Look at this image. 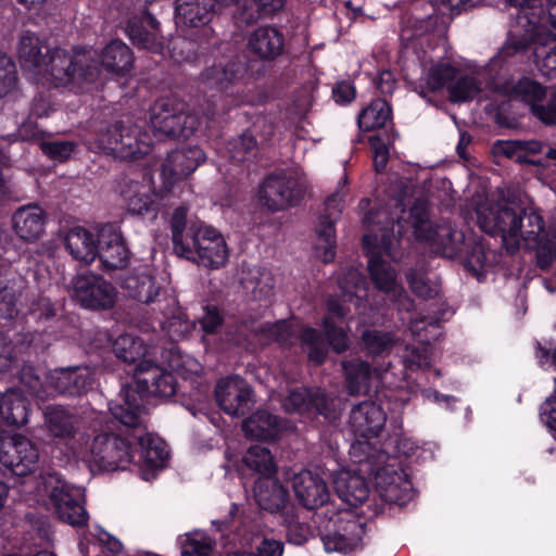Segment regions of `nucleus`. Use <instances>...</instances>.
Returning a JSON list of instances; mask_svg holds the SVG:
<instances>
[{
  "label": "nucleus",
  "instance_id": "obj_20",
  "mask_svg": "<svg viewBox=\"0 0 556 556\" xmlns=\"http://www.w3.org/2000/svg\"><path fill=\"white\" fill-rule=\"evenodd\" d=\"M266 384L274 392L271 396L279 397L287 413L302 415L311 412L317 414H325L326 412V399L319 391L313 393L306 388H295L289 390L288 394L285 395L288 388L287 379L283 377L277 378L273 375L266 378Z\"/></svg>",
  "mask_w": 556,
  "mask_h": 556
},
{
  "label": "nucleus",
  "instance_id": "obj_53",
  "mask_svg": "<svg viewBox=\"0 0 556 556\" xmlns=\"http://www.w3.org/2000/svg\"><path fill=\"white\" fill-rule=\"evenodd\" d=\"M407 280L412 290L421 298H432L439 292V285L437 281L426 277L424 271L412 270L407 275Z\"/></svg>",
  "mask_w": 556,
  "mask_h": 556
},
{
  "label": "nucleus",
  "instance_id": "obj_16",
  "mask_svg": "<svg viewBox=\"0 0 556 556\" xmlns=\"http://www.w3.org/2000/svg\"><path fill=\"white\" fill-rule=\"evenodd\" d=\"M38 446L22 433H0V463L16 476L34 472L39 464Z\"/></svg>",
  "mask_w": 556,
  "mask_h": 556
},
{
  "label": "nucleus",
  "instance_id": "obj_42",
  "mask_svg": "<svg viewBox=\"0 0 556 556\" xmlns=\"http://www.w3.org/2000/svg\"><path fill=\"white\" fill-rule=\"evenodd\" d=\"M391 118V109L383 99L372 101L358 116V126L364 131H369L386 125Z\"/></svg>",
  "mask_w": 556,
  "mask_h": 556
},
{
  "label": "nucleus",
  "instance_id": "obj_26",
  "mask_svg": "<svg viewBox=\"0 0 556 556\" xmlns=\"http://www.w3.org/2000/svg\"><path fill=\"white\" fill-rule=\"evenodd\" d=\"M21 379V374H17ZM29 388L21 382L20 387L0 393V430L4 427L21 428L28 424L31 414Z\"/></svg>",
  "mask_w": 556,
  "mask_h": 556
},
{
  "label": "nucleus",
  "instance_id": "obj_30",
  "mask_svg": "<svg viewBox=\"0 0 556 556\" xmlns=\"http://www.w3.org/2000/svg\"><path fill=\"white\" fill-rule=\"evenodd\" d=\"M64 244L68 253L78 262L92 263L98 255L99 232L83 226L70 228L64 236Z\"/></svg>",
  "mask_w": 556,
  "mask_h": 556
},
{
  "label": "nucleus",
  "instance_id": "obj_52",
  "mask_svg": "<svg viewBox=\"0 0 556 556\" xmlns=\"http://www.w3.org/2000/svg\"><path fill=\"white\" fill-rule=\"evenodd\" d=\"M257 143L254 137L250 134L231 140L228 146L230 159L237 162H244L253 159L256 155Z\"/></svg>",
  "mask_w": 556,
  "mask_h": 556
},
{
  "label": "nucleus",
  "instance_id": "obj_54",
  "mask_svg": "<svg viewBox=\"0 0 556 556\" xmlns=\"http://www.w3.org/2000/svg\"><path fill=\"white\" fill-rule=\"evenodd\" d=\"M42 152L51 160L63 162L71 157L75 150L76 144L67 140H50L41 142Z\"/></svg>",
  "mask_w": 556,
  "mask_h": 556
},
{
  "label": "nucleus",
  "instance_id": "obj_46",
  "mask_svg": "<svg viewBox=\"0 0 556 556\" xmlns=\"http://www.w3.org/2000/svg\"><path fill=\"white\" fill-rule=\"evenodd\" d=\"M339 286L342 291V302L352 301L353 298L361 301L367 296L366 282L355 267L349 268L339 276ZM355 305L358 307V302Z\"/></svg>",
  "mask_w": 556,
  "mask_h": 556
},
{
  "label": "nucleus",
  "instance_id": "obj_39",
  "mask_svg": "<svg viewBox=\"0 0 556 556\" xmlns=\"http://www.w3.org/2000/svg\"><path fill=\"white\" fill-rule=\"evenodd\" d=\"M244 74L245 68L240 63L217 64L202 74V81L208 88L225 89L240 80Z\"/></svg>",
  "mask_w": 556,
  "mask_h": 556
},
{
  "label": "nucleus",
  "instance_id": "obj_50",
  "mask_svg": "<svg viewBox=\"0 0 556 556\" xmlns=\"http://www.w3.org/2000/svg\"><path fill=\"white\" fill-rule=\"evenodd\" d=\"M22 350L17 345L7 342L4 336L0 334V372H10L12 376L23 374L22 359L20 357Z\"/></svg>",
  "mask_w": 556,
  "mask_h": 556
},
{
  "label": "nucleus",
  "instance_id": "obj_6",
  "mask_svg": "<svg viewBox=\"0 0 556 556\" xmlns=\"http://www.w3.org/2000/svg\"><path fill=\"white\" fill-rule=\"evenodd\" d=\"M204 161V153L198 147H188L172 152L162 165L161 177L163 188L156 193L150 185L129 180L121 188V194L127 202L128 211L137 215H146L156 211L160 193L170 192L174 185L192 174Z\"/></svg>",
  "mask_w": 556,
  "mask_h": 556
},
{
  "label": "nucleus",
  "instance_id": "obj_61",
  "mask_svg": "<svg viewBox=\"0 0 556 556\" xmlns=\"http://www.w3.org/2000/svg\"><path fill=\"white\" fill-rule=\"evenodd\" d=\"M363 342L370 354H380L392 346L391 339L387 334L377 331L364 332Z\"/></svg>",
  "mask_w": 556,
  "mask_h": 556
},
{
  "label": "nucleus",
  "instance_id": "obj_3",
  "mask_svg": "<svg viewBox=\"0 0 556 556\" xmlns=\"http://www.w3.org/2000/svg\"><path fill=\"white\" fill-rule=\"evenodd\" d=\"M478 225L484 232L501 235L509 253L520 248L536 249V261L547 268L556 258V230H545L542 217L534 211L518 212L515 202L492 204L489 200L477 207Z\"/></svg>",
  "mask_w": 556,
  "mask_h": 556
},
{
  "label": "nucleus",
  "instance_id": "obj_27",
  "mask_svg": "<svg viewBox=\"0 0 556 556\" xmlns=\"http://www.w3.org/2000/svg\"><path fill=\"white\" fill-rule=\"evenodd\" d=\"M292 486L296 498L307 509H316L325 505L330 497L326 481L318 473L309 470L294 475Z\"/></svg>",
  "mask_w": 556,
  "mask_h": 556
},
{
  "label": "nucleus",
  "instance_id": "obj_2",
  "mask_svg": "<svg viewBox=\"0 0 556 556\" xmlns=\"http://www.w3.org/2000/svg\"><path fill=\"white\" fill-rule=\"evenodd\" d=\"M154 346L135 333H123L112 341L115 356L134 364L132 382L123 387L110 406L112 416L126 427L138 428L149 396L169 397L176 392L173 375L153 361Z\"/></svg>",
  "mask_w": 556,
  "mask_h": 556
},
{
  "label": "nucleus",
  "instance_id": "obj_47",
  "mask_svg": "<svg viewBox=\"0 0 556 556\" xmlns=\"http://www.w3.org/2000/svg\"><path fill=\"white\" fill-rule=\"evenodd\" d=\"M13 278L9 277L8 269L0 267V316L12 318L17 313V291Z\"/></svg>",
  "mask_w": 556,
  "mask_h": 556
},
{
  "label": "nucleus",
  "instance_id": "obj_57",
  "mask_svg": "<svg viewBox=\"0 0 556 556\" xmlns=\"http://www.w3.org/2000/svg\"><path fill=\"white\" fill-rule=\"evenodd\" d=\"M192 327V323L185 318L181 313L162 323V330L168 336L170 340L182 339L191 330Z\"/></svg>",
  "mask_w": 556,
  "mask_h": 556
},
{
  "label": "nucleus",
  "instance_id": "obj_62",
  "mask_svg": "<svg viewBox=\"0 0 556 556\" xmlns=\"http://www.w3.org/2000/svg\"><path fill=\"white\" fill-rule=\"evenodd\" d=\"M14 81L15 65L8 55L0 52V97L13 87Z\"/></svg>",
  "mask_w": 556,
  "mask_h": 556
},
{
  "label": "nucleus",
  "instance_id": "obj_43",
  "mask_svg": "<svg viewBox=\"0 0 556 556\" xmlns=\"http://www.w3.org/2000/svg\"><path fill=\"white\" fill-rule=\"evenodd\" d=\"M525 40L538 43L534 48V55L538 65L543 75L553 77L556 75V39L542 37L541 40H530L526 33L523 34Z\"/></svg>",
  "mask_w": 556,
  "mask_h": 556
},
{
  "label": "nucleus",
  "instance_id": "obj_63",
  "mask_svg": "<svg viewBox=\"0 0 556 556\" xmlns=\"http://www.w3.org/2000/svg\"><path fill=\"white\" fill-rule=\"evenodd\" d=\"M295 329L293 324L288 321H278L267 328V337L281 344L291 343V338L294 336Z\"/></svg>",
  "mask_w": 556,
  "mask_h": 556
},
{
  "label": "nucleus",
  "instance_id": "obj_60",
  "mask_svg": "<svg viewBox=\"0 0 556 556\" xmlns=\"http://www.w3.org/2000/svg\"><path fill=\"white\" fill-rule=\"evenodd\" d=\"M168 367L182 375H198L202 370L201 364L197 359L189 355H182L178 351L174 353Z\"/></svg>",
  "mask_w": 556,
  "mask_h": 556
},
{
  "label": "nucleus",
  "instance_id": "obj_7",
  "mask_svg": "<svg viewBox=\"0 0 556 556\" xmlns=\"http://www.w3.org/2000/svg\"><path fill=\"white\" fill-rule=\"evenodd\" d=\"M97 432L98 425L94 424L85 443L84 438L73 440L70 457L103 471L134 470V447L130 443L104 431Z\"/></svg>",
  "mask_w": 556,
  "mask_h": 556
},
{
  "label": "nucleus",
  "instance_id": "obj_28",
  "mask_svg": "<svg viewBox=\"0 0 556 556\" xmlns=\"http://www.w3.org/2000/svg\"><path fill=\"white\" fill-rule=\"evenodd\" d=\"M128 250L125 247L118 229L105 225L99 230V248L97 257L108 269L123 268L128 261Z\"/></svg>",
  "mask_w": 556,
  "mask_h": 556
},
{
  "label": "nucleus",
  "instance_id": "obj_40",
  "mask_svg": "<svg viewBox=\"0 0 556 556\" xmlns=\"http://www.w3.org/2000/svg\"><path fill=\"white\" fill-rule=\"evenodd\" d=\"M241 283L247 293L254 300H263L271 294L274 279L271 274L261 267L249 268L241 279Z\"/></svg>",
  "mask_w": 556,
  "mask_h": 556
},
{
  "label": "nucleus",
  "instance_id": "obj_15",
  "mask_svg": "<svg viewBox=\"0 0 556 556\" xmlns=\"http://www.w3.org/2000/svg\"><path fill=\"white\" fill-rule=\"evenodd\" d=\"M151 127L161 137H189L198 127V119L186 111L184 103L164 99L151 110Z\"/></svg>",
  "mask_w": 556,
  "mask_h": 556
},
{
  "label": "nucleus",
  "instance_id": "obj_9",
  "mask_svg": "<svg viewBox=\"0 0 556 556\" xmlns=\"http://www.w3.org/2000/svg\"><path fill=\"white\" fill-rule=\"evenodd\" d=\"M356 464L361 471L374 477L376 492L383 502L403 506L414 497L412 483L396 457L379 450L365 455L363 463Z\"/></svg>",
  "mask_w": 556,
  "mask_h": 556
},
{
  "label": "nucleus",
  "instance_id": "obj_24",
  "mask_svg": "<svg viewBox=\"0 0 556 556\" xmlns=\"http://www.w3.org/2000/svg\"><path fill=\"white\" fill-rule=\"evenodd\" d=\"M218 406L230 416L244 415L254 404L250 384L238 376L220 379L215 388Z\"/></svg>",
  "mask_w": 556,
  "mask_h": 556
},
{
  "label": "nucleus",
  "instance_id": "obj_37",
  "mask_svg": "<svg viewBox=\"0 0 556 556\" xmlns=\"http://www.w3.org/2000/svg\"><path fill=\"white\" fill-rule=\"evenodd\" d=\"M250 49L262 59H274L283 48L281 34L271 27H260L249 40Z\"/></svg>",
  "mask_w": 556,
  "mask_h": 556
},
{
  "label": "nucleus",
  "instance_id": "obj_55",
  "mask_svg": "<svg viewBox=\"0 0 556 556\" xmlns=\"http://www.w3.org/2000/svg\"><path fill=\"white\" fill-rule=\"evenodd\" d=\"M94 536L96 541L91 544V546H85L83 543H80V551L84 556H91V548L96 551L98 546L106 549L112 554H118L122 552L123 545L121 541L106 531L97 529Z\"/></svg>",
  "mask_w": 556,
  "mask_h": 556
},
{
  "label": "nucleus",
  "instance_id": "obj_64",
  "mask_svg": "<svg viewBox=\"0 0 556 556\" xmlns=\"http://www.w3.org/2000/svg\"><path fill=\"white\" fill-rule=\"evenodd\" d=\"M540 418L549 431L556 432V393L542 404Z\"/></svg>",
  "mask_w": 556,
  "mask_h": 556
},
{
  "label": "nucleus",
  "instance_id": "obj_34",
  "mask_svg": "<svg viewBox=\"0 0 556 556\" xmlns=\"http://www.w3.org/2000/svg\"><path fill=\"white\" fill-rule=\"evenodd\" d=\"M496 91L508 96L511 100H517L529 105L534 115L535 109L545 97V89L536 81L530 78H522L515 84L506 83L503 86H495Z\"/></svg>",
  "mask_w": 556,
  "mask_h": 556
},
{
  "label": "nucleus",
  "instance_id": "obj_4",
  "mask_svg": "<svg viewBox=\"0 0 556 556\" xmlns=\"http://www.w3.org/2000/svg\"><path fill=\"white\" fill-rule=\"evenodd\" d=\"M186 216L187 210L180 206L170 220L175 253L206 268L225 266L229 249L222 233L203 223L187 226Z\"/></svg>",
  "mask_w": 556,
  "mask_h": 556
},
{
  "label": "nucleus",
  "instance_id": "obj_41",
  "mask_svg": "<svg viewBox=\"0 0 556 556\" xmlns=\"http://www.w3.org/2000/svg\"><path fill=\"white\" fill-rule=\"evenodd\" d=\"M42 49H48L43 47L37 36L34 34H24L22 35L18 48L17 55L21 66L29 72L31 75L36 68H38L42 58Z\"/></svg>",
  "mask_w": 556,
  "mask_h": 556
},
{
  "label": "nucleus",
  "instance_id": "obj_33",
  "mask_svg": "<svg viewBox=\"0 0 556 556\" xmlns=\"http://www.w3.org/2000/svg\"><path fill=\"white\" fill-rule=\"evenodd\" d=\"M342 366L345 372L346 388L351 394L368 392L380 379V374L377 370H371L365 362L358 358L344 361Z\"/></svg>",
  "mask_w": 556,
  "mask_h": 556
},
{
  "label": "nucleus",
  "instance_id": "obj_22",
  "mask_svg": "<svg viewBox=\"0 0 556 556\" xmlns=\"http://www.w3.org/2000/svg\"><path fill=\"white\" fill-rule=\"evenodd\" d=\"M75 417L66 409L59 406H49L45 410V428L55 439H59L55 447V457L63 463L74 462L70 457L72 441L77 438L87 440L89 432L75 431Z\"/></svg>",
  "mask_w": 556,
  "mask_h": 556
},
{
  "label": "nucleus",
  "instance_id": "obj_56",
  "mask_svg": "<svg viewBox=\"0 0 556 556\" xmlns=\"http://www.w3.org/2000/svg\"><path fill=\"white\" fill-rule=\"evenodd\" d=\"M403 358L406 367H427L431 363L430 346L428 344L407 346L405 348Z\"/></svg>",
  "mask_w": 556,
  "mask_h": 556
},
{
  "label": "nucleus",
  "instance_id": "obj_38",
  "mask_svg": "<svg viewBox=\"0 0 556 556\" xmlns=\"http://www.w3.org/2000/svg\"><path fill=\"white\" fill-rule=\"evenodd\" d=\"M100 63L108 72L114 75H124L132 65V54L124 42L114 40L103 50Z\"/></svg>",
  "mask_w": 556,
  "mask_h": 556
},
{
  "label": "nucleus",
  "instance_id": "obj_58",
  "mask_svg": "<svg viewBox=\"0 0 556 556\" xmlns=\"http://www.w3.org/2000/svg\"><path fill=\"white\" fill-rule=\"evenodd\" d=\"M287 536L290 543L301 545L311 536V528L307 523L299 521L293 516H286Z\"/></svg>",
  "mask_w": 556,
  "mask_h": 556
},
{
  "label": "nucleus",
  "instance_id": "obj_59",
  "mask_svg": "<svg viewBox=\"0 0 556 556\" xmlns=\"http://www.w3.org/2000/svg\"><path fill=\"white\" fill-rule=\"evenodd\" d=\"M283 545L280 541L273 539H263L256 546V553L248 551H236L225 556H282Z\"/></svg>",
  "mask_w": 556,
  "mask_h": 556
},
{
  "label": "nucleus",
  "instance_id": "obj_32",
  "mask_svg": "<svg viewBox=\"0 0 556 556\" xmlns=\"http://www.w3.org/2000/svg\"><path fill=\"white\" fill-rule=\"evenodd\" d=\"M345 315V307L339 299L328 301V314L323 320V328L328 344L338 353L348 348L346 332L338 326L343 321Z\"/></svg>",
  "mask_w": 556,
  "mask_h": 556
},
{
  "label": "nucleus",
  "instance_id": "obj_29",
  "mask_svg": "<svg viewBox=\"0 0 556 556\" xmlns=\"http://www.w3.org/2000/svg\"><path fill=\"white\" fill-rule=\"evenodd\" d=\"M46 220L45 211L36 204H29L21 206L13 213L12 227L20 239L33 242L45 232Z\"/></svg>",
  "mask_w": 556,
  "mask_h": 556
},
{
  "label": "nucleus",
  "instance_id": "obj_1",
  "mask_svg": "<svg viewBox=\"0 0 556 556\" xmlns=\"http://www.w3.org/2000/svg\"><path fill=\"white\" fill-rule=\"evenodd\" d=\"M403 216L384 210L370 211L364 219V249L368 255V270L376 289L392 301L399 300L402 288L394 267L386 260L395 258L394 249L399 237L410 227L416 239L427 242L435 252L453 256L463 243L465 235L450 224L433 225L428 217L427 203L415 202L409 212L401 208Z\"/></svg>",
  "mask_w": 556,
  "mask_h": 556
},
{
  "label": "nucleus",
  "instance_id": "obj_45",
  "mask_svg": "<svg viewBox=\"0 0 556 556\" xmlns=\"http://www.w3.org/2000/svg\"><path fill=\"white\" fill-rule=\"evenodd\" d=\"M245 466L258 473V478L264 476H274L276 473V463L269 450L261 445L251 446L244 457Z\"/></svg>",
  "mask_w": 556,
  "mask_h": 556
},
{
  "label": "nucleus",
  "instance_id": "obj_12",
  "mask_svg": "<svg viewBox=\"0 0 556 556\" xmlns=\"http://www.w3.org/2000/svg\"><path fill=\"white\" fill-rule=\"evenodd\" d=\"M23 384L39 400H46L56 393L80 395L93 384V372L88 367L60 368L47 376L43 386L31 367H24L21 376Z\"/></svg>",
  "mask_w": 556,
  "mask_h": 556
},
{
  "label": "nucleus",
  "instance_id": "obj_31",
  "mask_svg": "<svg viewBox=\"0 0 556 556\" xmlns=\"http://www.w3.org/2000/svg\"><path fill=\"white\" fill-rule=\"evenodd\" d=\"M253 492L256 503L265 510L279 511L287 506L288 493L275 475L257 478Z\"/></svg>",
  "mask_w": 556,
  "mask_h": 556
},
{
  "label": "nucleus",
  "instance_id": "obj_5",
  "mask_svg": "<svg viewBox=\"0 0 556 556\" xmlns=\"http://www.w3.org/2000/svg\"><path fill=\"white\" fill-rule=\"evenodd\" d=\"M21 496L27 502L51 505L59 518L73 526H85L88 514L84 507V489L67 482L56 472L29 477L20 484Z\"/></svg>",
  "mask_w": 556,
  "mask_h": 556
},
{
  "label": "nucleus",
  "instance_id": "obj_17",
  "mask_svg": "<svg viewBox=\"0 0 556 556\" xmlns=\"http://www.w3.org/2000/svg\"><path fill=\"white\" fill-rule=\"evenodd\" d=\"M304 187L300 172H283L268 176L258 190L260 203L270 211L283 210L293 204Z\"/></svg>",
  "mask_w": 556,
  "mask_h": 556
},
{
  "label": "nucleus",
  "instance_id": "obj_11",
  "mask_svg": "<svg viewBox=\"0 0 556 556\" xmlns=\"http://www.w3.org/2000/svg\"><path fill=\"white\" fill-rule=\"evenodd\" d=\"M217 3H237L242 10L240 20L250 23L280 9L283 0H176V22L185 27L204 26L212 21Z\"/></svg>",
  "mask_w": 556,
  "mask_h": 556
},
{
  "label": "nucleus",
  "instance_id": "obj_23",
  "mask_svg": "<svg viewBox=\"0 0 556 556\" xmlns=\"http://www.w3.org/2000/svg\"><path fill=\"white\" fill-rule=\"evenodd\" d=\"M72 298L86 308H108L114 304L115 290L94 274L77 275L72 282Z\"/></svg>",
  "mask_w": 556,
  "mask_h": 556
},
{
  "label": "nucleus",
  "instance_id": "obj_10",
  "mask_svg": "<svg viewBox=\"0 0 556 556\" xmlns=\"http://www.w3.org/2000/svg\"><path fill=\"white\" fill-rule=\"evenodd\" d=\"M94 52L86 50L83 53H76L75 56L68 54L62 49H46L38 68L31 74L33 78L41 84H50L55 87L66 86L77 81H93L99 74L96 65H86L85 63L93 60Z\"/></svg>",
  "mask_w": 556,
  "mask_h": 556
},
{
  "label": "nucleus",
  "instance_id": "obj_51",
  "mask_svg": "<svg viewBox=\"0 0 556 556\" xmlns=\"http://www.w3.org/2000/svg\"><path fill=\"white\" fill-rule=\"evenodd\" d=\"M300 340L311 362H314L316 364H320L324 362L327 354L326 344L324 340L318 337L315 329H303L300 334Z\"/></svg>",
  "mask_w": 556,
  "mask_h": 556
},
{
  "label": "nucleus",
  "instance_id": "obj_21",
  "mask_svg": "<svg viewBox=\"0 0 556 556\" xmlns=\"http://www.w3.org/2000/svg\"><path fill=\"white\" fill-rule=\"evenodd\" d=\"M333 526L329 533L323 536L326 552L349 553L356 549L365 534L364 522L351 511H341L336 518H330Z\"/></svg>",
  "mask_w": 556,
  "mask_h": 556
},
{
  "label": "nucleus",
  "instance_id": "obj_19",
  "mask_svg": "<svg viewBox=\"0 0 556 556\" xmlns=\"http://www.w3.org/2000/svg\"><path fill=\"white\" fill-rule=\"evenodd\" d=\"M346 184L348 180L344 177L339 182L337 190L327 198L325 206L328 215L321 217L317 228V238L314 244L315 255L325 263L331 262L336 255L334 218L343 207Z\"/></svg>",
  "mask_w": 556,
  "mask_h": 556
},
{
  "label": "nucleus",
  "instance_id": "obj_49",
  "mask_svg": "<svg viewBox=\"0 0 556 556\" xmlns=\"http://www.w3.org/2000/svg\"><path fill=\"white\" fill-rule=\"evenodd\" d=\"M536 30L540 34L531 36V33H526V36L530 40H541L542 37L556 39V35L553 34L552 28L556 29V1L543 0V11H536Z\"/></svg>",
  "mask_w": 556,
  "mask_h": 556
},
{
  "label": "nucleus",
  "instance_id": "obj_48",
  "mask_svg": "<svg viewBox=\"0 0 556 556\" xmlns=\"http://www.w3.org/2000/svg\"><path fill=\"white\" fill-rule=\"evenodd\" d=\"M514 7H519L520 11L517 21L525 33H531V36L539 34L536 30V11H543V0H506Z\"/></svg>",
  "mask_w": 556,
  "mask_h": 556
},
{
  "label": "nucleus",
  "instance_id": "obj_25",
  "mask_svg": "<svg viewBox=\"0 0 556 556\" xmlns=\"http://www.w3.org/2000/svg\"><path fill=\"white\" fill-rule=\"evenodd\" d=\"M364 472L353 468H343L336 472L333 485L341 501L351 507L366 506L372 514L377 513V504L372 503L367 482L362 476Z\"/></svg>",
  "mask_w": 556,
  "mask_h": 556
},
{
  "label": "nucleus",
  "instance_id": "obj_14",
  "mask_svg": "<svg viewBox=\"0 0 556 556\" xmlns=\"http://www.w3.org/2000/svg\"><path fill=\"white\" fill-rule=\"evenodd\" d=\"M151 139L137 125L116 124L101 132L90 149L113 154L119 159H137L150 151Z\"/></svg>",
  "mask_w": 556,
  "mask_h": 556
},
{
  "label": "nucleus",
  "instance_id": "obj_13",
  "mask_svg": "<svg viewBox=\"0 0 556 556\" xmlns=\"http://www.w3.org/2000/svg\"><path fill=\"white\" fill-rule=\"evenodd\" d=\"M384 422L386 414L372 402H364L352 409L350 427L354 441L350 447V457L353 463H363L365 455L379 451L377 439Z\"/></svg>",
  "mask_w": 556,
  "mask_h": 556
},
{
  "label": "nucleus",
  "instance_id": "obj_18",
  "mask_svg": "<svg viewBox=\"0 0 556 556\" xmlns=\"http://www.w3.org/2000/svg\"><path fill=\"white\" fill-rule=\"evenodd\" d=\"M137 448L134 450V470L141 479L150 481L163 470L169 458V451L165 441L152 433H142L138 428Z\"/></svg>",
  "mask_w": 556,
  "mask_h": 556
},
{
  "label": "nucleus",
  "instance_id": "obj_35",
  "mask_svg": "<svg viewBox=\"0 0 556 556\" xmlns=\"http://www.w3.org/2000/svg\"><path fill=\"white\" fill-rule=\"evenodd\" d=\"M247 435L264 441L275 440L285 428L282 421L266 410H257L243 421Z\"/></svg>",
  "mask_w": 556,
  "mask_h": 556
},
{
  "label": "nucleus",
  "instance_id": "obj_36",
  "mask_svg": "<svg viewBox=\"0 0 556 556\" xmlns=\"http://www.w3.org/2000/svg\"><path fill=\"white\" fill-rule=\"evenodd\" d=\"M122 287L128 292L129 296L142 303L152 302L159 293V287L146 266L127 275L122 280Z\"/></svg>",
  "mask_w": 556,
  "mask_h": 556
},
{
  "label": "nucleus",
  "instance_id": "obj_8",
  "mask_svg": "<svg viewBox=\"0 0 556 556\" xmlns=\"http://www.w3.org/2000/svg\"><path fill=\"white\" fill-rule=\"evenodd\" d=\"M489 78L490 73L485 68L475 66L460 72L448 61H441L426 72L421 81L431 91L447 86L452 102H467L489 96Z\"/></svg>",
  "mask_w": 556,
  "mask_h": 556
},
{
  "label": "nucleus",
  "instance_id": "obj_44",
  "mask_svg": "<svg viewBox=\"0 0 556 556\" xmlns=\"http://www.w3.org/2000/svg\"><path fill=\"white\" fill-rule=\"evenodd\" d=\"M180 556H211L214 542L201 531L188 532L178 539Z\"/></svg>",
  "mask_w": 556,
  "mask_h": 556
}]
</instances>
